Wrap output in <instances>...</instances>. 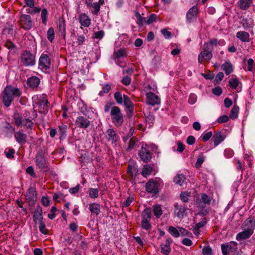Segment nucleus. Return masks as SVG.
<instances>
[{
	"mask_svg": "<svg viewBox=\"0 0 255 255\" xmlns=\"http://www.w3.org/2000/svg\"><path fill=\"white\" fill-rule=\"evenodd\" d=\"M21 93L17 88H13L11 86H7L1 94V98L3 104L6 107L11 105L14 97H19Z\"/></svg>",
	"mask_w": 255,
	"mask_h": 255,
	"instance_id": "f257e3e1",
	"label": "nucleus"
},
{
	"mask_svg": "<svg viewBox=\"0 0 255 255\" xmlns=\"http://www.w3.org/2000/svg\"><path fill=\"white\" fill-rule=\"evenodd\" d=\"M33 101L38 107L39 112L46 114L48 111V101L47 95L45 94L32 97Z\"/></svg>",
	"mask_w": 255,
	"mask_h": 255,
	"instance_id": "f03ea898",
	"label": "nucleus"
},
{
	"mask_svg": "<svg viewBox=\"0 0 255 255\" xmlns=\"http://www.w3.org/2000/svg\"><path fill=\"white\" fill-rule=\"evenodd\" d=\"M13 119L17 127H24L26 129H32L33 123L29 118H23L19 113H15L13 116Z\"/></svg>",
	"mask_w": 255,
	"mask_h": 255,
	"instance_id": "7ed1b4c3",
	"label": "nucleus"
},
{
	"mask_svg": "<svg viewBox=\"0 0 255 255\" xmlns=\"http://www.w3.org/2000/svg\"><path fill=\"white\" fill-rule=\"evenodd\" d=\"M162 183V181L159 178L150 179L146 184V190L148 193L157 194L160 191V187Z\"/></svg>",
	"mask_w": 255,
	"mask_h": 255,
	"instance_id": "20e7f679",
	"label": "nucleus"
},
{
	"mask_svg": "<svg viewBox=\"0 0 255 255\" xmlns=\"http://www.w3.org/2000/svg\"><path fill=\"white\" fill-rule=\"evenodd\" d=\"M110 115L112 123L116 127H119L122 124L123 115L118 107L113 106L111 108Z\"/></svg>",
	"mask_w": 255,
	"mask_h": 255,
	"instance_id": "39448f33",
	"label": "nucleus"
},
{
	"mask_svg": "<svg viewBox=\"0 0 255 255\" xmlns=\"http://www.w3.org/2000/svg\"><path fill=\"white\" fill-rule=\"evenodd\" d=\"M151 211L149 208L145 209L141 213V227L146 230H149L152 228L150 223Z\"/></svg>",
	"mask_w": 255,
	"mask_h": 255,
	"instance_id": "423d86ee",
	"label": "nucleus"
},
{
	"mask_svg": "<svg viewBox=\"0 0 255 255\" xmlns=\"http://www.w3.org/2000/svg\"><path fill=\"white\" fill-rule=\"evenodd\" d=\"M35 161L36 165L38 168L45 171H47L49 169L48 162L42 151H39L36 153L35 157Z\"/></svg>",
	"mask_w": 255,
	"mask_h": 255,
	"instance_id": "0eeeda50",
	"label": "nucleus"
},
{
	"mask_svg": "<svg viewBox=\"0 0 255 255\" xmlns=\"http://www.w3.org/2000/svg\"><path fill=\"white\" fill-rule=\"evenodd\" d=\"M18 23L20 27L28 31L33 27V21L31 17L28 14L20 13Z\"/></svg>",
	"mask_w": 255,
	"mask_h": 255,
	"instance_id": "6e6552de",
	"label": "nucleus"
},
{
	"mask_svg": "<svg viewBox=\"0 0 255 255\" xmlns=\"http://www.w3.org/2000/svg\"><path fill=\"white\" fill-rule=\"evenodd\" d=\"M21 62L25 66H32L35 64V57L30 52L25 51L21 55Z\"/></svg>",
	"mask_w": 255,
	"mask_h": 255,
	"instance_id": "1a4fd4ad",
	"label": "nucleus"
},
{
	"mask_svg": "<svg viewBox=\"0 0 255 255\" xmlns=\"http://www.w3.org/2000/svg\"><path fill=\"white\" fill-rule=\"evenodd\" d=\"M38 64L42 70H47L50 67L51 59L48 55L42 54L39 59Z\"/></svg>",
	"mask_w": 255,
	"mask_h": 255,
	"instance_id": "9d476101",
	"label": "nucleus"
},
{
	"mask_svg": "<svg viewBox=\"0 0 255 255\" xmlns=\"http://www.w3.org/2000/svg\"><path fill=\"white\" fill-rule=\"evenodd\" d=\"M90 125V121L89 118L84 116H80L76 118L75 120V125L77 127L80 128L86 129Z\"/></svg>",
	"mask_w": 255,
	"mask_h": 255,
	"instance_id": "9b49d317",
	"label": "nucleus"
},
{
	"mask_svg": "<svg viewBox=\"0 0 255 255\" xmlns=\"http://www.w3.org/2000/svg\"><path fill=\"white\" fill-rule=\"evenodd\" d=\"M105 136L108 141L110 142L112 144L116 145L119 140V136L113 128L107 129L105 132Z\"/></svg>",
	"mask_w": 255,
	"mask_h": 255,
	"instance_id": "f8f14e48",
	"label": "nucleus"
},
{
	"mask_svg": "<svg viewBox=\"0 0 255 255\" xmlns=\"http://www.w3.org/2000/svg\"><path fill=\"white\" fill-rule=\"evenodd\" d=\"M25 199L30 206H33L37 200L36 191L34 188H29L26 194Z\"/></svg>",
	"mask_w": 255,
	"mask_h": 255,
	"instance_id": "ddd939ff",
	"label": "nucleus"
},
{
	"mask_svg": "<svg viewBox=\"0 0 255 255\" xmlns=\"http://www.w3.org/2000/svg\"><path fill=\"white\" fill-rule=\"evenodd\" d=\"M198 8L197 6H193L187 11L186 19L188 23H191L196 20Z\"/></svg>",
	"mask_w": 255,
	"mask_h": 255,
	"instance_id": "4468645a",
	"label": "nucleus"
},
{
	"mask_svg": "<svg viewBox=\"0 0 255 255\" xmlns=\"http://www.w3.org/2000/svg\"><path fill=\"white\" fill-rule=\"evenodd\" d=\"M212 50L203 48V50L201 51L198 55V61L200 63H202L203 60H210L213 57L211 52Z\"/></svg>",
	"mask_w": 255,
	"mask_h": 255,
	"instance_id": "2eb2a0df",
	"label": "nucleus"
},
{
	"mask_svg": "<svg viewBox=\"0 0 255 255\" xmlns=\"http://www.w3.org/2000/svg\"><path fill=\"white\" fill-rule=\"evenodd\" d=\"M174 214L175 216L180 219L183 218L186 216V208L185 206L179 205L178 203L174 204Z\"/></svg>",
	"mask_w": 255,
	"mask_h": 255,
	"instance_id": "dca6fc26",
	"label": "nucleus"
},
{
	"mask_svg": "<svg viewBox=\"0 0 255 255\" xmlns=\"http://www.w3.org/2000/svg\"><path fill=\"white\" fill-rule=\"evenodd\" d=\"M146 101L148 104L154 106L160 103V99L155 94L150 92L146 94Z\"/></svg>",
	"mask_w": 255,
	"mask_h": 255,
	"instance_id": "f3484780",
	"label": "nucleus"
},
{
	"mask_svg": "<svg viewBox=\"0 0 255 255\" xmlns=\"http://www.w3.org/2000/svg\"><path fill=\"white\" fill-rule=\"evenodd\" d=\"M139 155L141 159L144 162H148L151 159V153L146 148L142 147Z\"/></svg>",
	"mask_w": 255,
	"mask_h": 255,
	"instance_id": "a211bd4d",
	"label": "nucleus"
},
{
	"mask_svg": "<svg viewBox=\"0 0 255 255\" xmlns=\"http://www.w3.org/2000/svg\"><path fill=\"white\" fill-rule=\"evenodd\" d=\"M123 103L125 107L128 109L129 113L132 114L134 111V105L129 97L127 95H123Z\"/></svg>",
	"mask_w": 255,
	"mask_h": 255,
	"instance_id": "6ab92c4d",
	"label": "nucleus"
},
{
	"mask_svg": "<svg viewBox=\"0 0 255 255\" xmlns=\"http://www.w3.org/2000/svg\"><path fill=\"white\" fill-rule=\"evenodd\" d=\"M172 240L170 238H168L166 239L165 244H162L161 245V253L165 255L169 254L171 251L170 245L172 243Z\"/></svg>",
	"mask_w": 255,
	"mask_h": 255,
	"instance_id": "aec40b11",
	"label": "nucleus"
},
{
	"mask_svg": "<svg viewBox=\"0 0 255 255\" xmlns=\"http://www.w3.org/2000/svg\"><path fill=\"white\" fill-rule=\"evenodd\" d=\"M242 227L254 232L255 228V220L253 217H249L244 222Z\"/></svg>",
	"mask_w": 255,
	"mask_h": 255,
	"instance_id": "412c9836",
	"label": "nucleus"
},
{
	"mask_svg": "<svg viewBox=\"0 0 255 255\" xmlns=\"http://www.w3.org/2000/svg\"><path fill=\"white\" fill-rule=\"evenodd\" d=\"M40 82V80L38 77L31 76L27 79L26 83L31 88L35 89L38 87Z\"/></svg>",
	"mask_w": 255,
	"mask_h": 255,
	"instance_id": "4be33fe9",
	"label": "nucleus"
},
{
	"mask_svg": "<svg viewBox=\"0 0 255 255\" xmlns=\"http://www.w3.org/2000/svg\"><path fill=\"white\" fill-rule=\"evenodd\" d=\"M78 20L81 25L85 27H88L91 24V19L85 13L80 14Z\"/></svg>",
	"mask_w": 255,
	"mask_h": 255,
	"instance_id": "5701e85b",
	"label": "nucleus"
},
{
	"mask_svg": "<svg viewBox=\"0 0 255 255\" xmlns=\"http://www.w3.org/2000/svg\"><path fill=\"white\" fill-rule=\"evenodd\" d=\"M14 138L19 144L23 145L26 142L27 136L26 134L19 131L15 133Z\"/></svg>",
	"mask_w": 255,
	"mask_h": 255,
	"instance_id": "b1692460",
	"label": "nucleus"
},
{
	"mask_svg": "<svg viewBox=\"0 0 255 255\" xmlns=\"http://www.w3.org/2000/svg\"><path fill=\"white\" fill-rule=\"evenodd\" d=\"M33 220L36 224L43 222L42 210L40 206L37 207L34 211Z\"/></svg>",
	"mask_w": 255,
	"mask_h": 255,
	"instance_id": "393cba45",
	"label": "nucleus"
},
{
	"mask_svg": "<svg viewBox=\"0 0 255 255\" xmlns=\"http://www.w3.org/2000/svg\"><path fill=\"white\" fill-rule=\"evenodd\" d=\"M253 234V231H250L248 229H245L242 232L237 234L236 239L238 241H241L249 238Z\"/></svg>",
	"mask_w": 255,
	"mask_h": 255,
	"instance_id": "a878e982",
	"label": "nucleus"
},
{
	"mask_svg": "<svg viewBox=\"0 0 255 255\" xmlns=\"http://www.w3.org/2000/svg\"><path fill=\"white\" fill-rule=\"evenodd\" d=\"M225 138V136L221 132L215 133L213 136V141L215 146L218 145Z\"/></svg>",
	"mask_w": 255,
	"mask_h": 255,
	"instance_id": "bb28decb",
	"label": "nucleus"
},
{
	"mask_svg": "<svg viewBox=\"0 0 255 255\" xmlns=\"http://www.w3.org/2000/svg\"><path fill=\"white\" fill-rule=\"evenodd\" d=\"M207 223V220L206 218H203L201 221L196 224L193 228V232L197 236L200 235V229L204 227Z\"/></svg>",
	"mask_w": 255,
	"mask_h": 255,
	"instance_id": "cd10ccee",
	"label": "nucleus"
},
{
	"mask_svg": "<svg viewBox=\"0 0 255 255\" xmlns=\"http://www.w3.org/2000/svg\"><path fill=\"white\" fill-rule=\"evenodd\" d=\"M236 37L243 42H248L250 40L249 34L244 31H238L236 33Z\"/></svg>",
	"mask_w": 255,
	"mask_h": 255,
	"instance_id": "c85d7f7f",
	"label": "nucleus"
},
{
	"mask_svg": "<svg viewBox=\"0 0 255 255\" xmlns=\"http://www.w3.org/2000/svg\"><path fill=\"white\" fill-rule=\"evenodd\" d=\"M58 30L64 38L66 36V23L64 18H60L58 21Z\"/></svg>",
	"mask_w": 255,
	"mask_h": 255,
	"instance_id": "c756f323",
	"label": "nucleus"
},
{
	"mask_svg": "<svg viewBox=\"0 0 255 255\" xmlns=\"http://www.w3.org/2000/svg\"><path fill=\"white\" fill-rule=\"evenodd\" d=\"M221 247L223 255H229L232 249L231 245L228 243L221 244Z\"/></svg>",
	"mask_w": 255,
	"mask_h": 255,
	"instance_id": "7c9ffc66",
	"label": "nucleus"
},
{
	"mask_svg": "<svg viewBox=\"0 0 255 255\" xmlns=\"http://www.w3.org/2000/svg\"><path fill=\"white\" fill-rule=\"evenodd\" d=\"M89 209L92 213L96 215H98L100 212V206L98 203H93L89 204Z\"/></svg>",
	"mask_w": 255,
	"mask_h": 255,
	"instance_id": "2f4dec72",
	"label": "nucleus"
},
{
	"mask_svg": "<svg viewBox=\"0 0 255 255\" xmlns=\"http://www.w3.org/2000/svg\"><path fill=\"white\" fill-rule=\"evenodd\" d=\"M59 131L60 133V139L61 140L64 139L66 136V132L67 129V126L65 124H62L59 125Z\"/></svg>",
	"mask_w": 255,
	"mask_h": 255,
	"instance_id": "473e14b6",
	"label": "nucleus"
},
{
	"mask_svg": "<svg viewBox=\"0 0 255 255\" xmlns=\"http://www.w3.org/2000/svg\"><path fill=\"white\" fill-rule=\"evenodd\" d=\"M219 41L217 39H211L209 42H205L203 45V48H205L206 49H210L212 50V47L213 46H216L218 44H219Z\"/></svg>",
	"mask_w": 255,
	"mask_h": 255,
	"instance_id": "72a5a7b5",
	"label": "nucleus"
},
{
	"mask_svg": "<svg viewBox=\"0 0 255 255\" xmlns=\"http://www.w3.org/2000/svg\"><path fill=\"white\" fill-rule=\"evenodd\" d=\"M186 181V177L183 174H178L174 178V182L176 184L182 186Z\"/></svg>",
	"mask_w": 255,
	"mask_h": 255,
	"instance_id": "f704fd0d",
	"label": "nucleus"
},
{
	"mask_svg": "<svg viewBox=\"0 0 255 255\" xmlns=\"http://www.w3.org/2000/svg\"><path fill=\"white\" fill-rule=\"evenodd\" d=\"M222 66L226 75H229L233 72V66L230 62H226Z\"/></svg>",
	"mask_w": 255,
	"mask_h": 255,
	"instance_id": "c9c22d12",
	"label": "nucleus"
},
{
	"mask_svg": "<svg viewBox=\"0 0 255 255\" xmlns=\"http://www.w3.org/2000/svg\"><path fill=\"white\" fill-rule=\"evenodd\" d=\"M252 3V0H240V8L242 10H246L249 8Z\"/></svg>",
	"mask_w": 255,
	"mask_h": 255,
	"instance_id": "e433bc0d",
	"label": "nucleus"
},
{
	"mask_svg": "<svg viewBox=\"0 0 255 255\" xmlns=\"http://www.w3.org/2000/svg\"><path fill=\"white\" fill-rule=\"evenodd\" d=\"M114 56L117 59H120L126 57L127 55L126 49L124 48H121L117 51H114Z\"/></svg>",
	"mask_w": 255,
	"mask_h": 255,
	"instance_id": "4c0bfd02",
	"label": "nucleus"
},
{
	"mask_svg": "<svg viewBox=\"0 0 255 255\" xmlns=\"http://www.w3.org/2000/svg\"><path fill=\"white\" fill-rule=\"evenodd\" d=\"M154 215L157 218H159L163 213L162 207L160 205H156L153 207Z\"/></svg>",
	"mask_w": 255,
	"mask_h": 255,
	"instance_id": "58836bf2",
	"label": "nucleus"
},
{
	"mask_svg": "<svg viewBox=\"0 0 255 255\" xmlns=\"http://www.w3.org/2000/svg\"><path fill=\"white\" fill-rule=\"evenodd\" d=\"M153 172V168L149 165H145L143 166L142 171V175L144 177H147V176L150 175Z\"/></svg>",
	"mask_w": 255,
	"mask_h": 255,
	"instance_id": "ea45409f",
	"label": "nucleus"
},
{
	"mask_svg": "<svg viewBox=\"0 0 255 255\" xmlns=\"http://www.w3.org/2000/svg\"><path fill=\"white\" fill-rule=\"evenodd\" d=\"M48 11L46 9L44 8L41 10V17L42 23L44 25H46L48 20Z\"/></svg>",
	"mask_w": 255,
	"mask_h": 255,
	"instance_id": "a19ab883",
	"label": "nucleus"
},
{
	"mask_svg": "<svg viewBox=\"0 0 255 255\" xmlns=\"http://www.w3.org/2000/svg\"><path fill=\"white\" fill-rule=\"evenodd\" d=\"M239 110V108L238 106L235 105L231 109L229 117L232 119H236L238 116V113Z\"/></svg>",
	"mask_w": 255,
	"mask_h": 255,
	"instance_id": "79ce46f5",
	"label": "nucleus"
},
{
	"mask_svg": "<svg viewBox=\"0 0 255 255\" xmlns=\"http://www.w3.org/2000/svg\"><path fill=\"white\" fill-rule=\"evenodd\" d=\"M190 197V193L188 192L187 191L182 192L180 195L181 200L185 203L189 201Z\"/></svg>",
	"mask_w": 255,
	"mask_h": 255,
	"instance_id": "37998d69",
	"label": "nucleus"
},
{
	"mask_svg": "<svg viewBox=\"0 0 255 255\" xmlns=\"http://www.w3.org/2000/svg\"><path fill=\"white\" fill-rule=\"evenodd\" d=\"M240 83L238 79L237 78H231L229 81V84L230 87L232 89H236Z\"/></svg>",
	"mask_w": 255,
	"mask_h": 255,
	"instance_id": "c03bdc74",
	"label": "nucleus"
},
{
	"mask_svg": "<svg viewBox=\"0 0 255 255\" xmlns=\"http://www.w3.org/2000/svg\"><path fill=\"white\" fill-rule=\"evenodd\" d=\"M114 98L117 103L119 104H121L123 103V96H122L121 92L119 91L116 92L114 93Z\"/></svg>",
	"mask_w": 255,
	"mask_h": 255,
	"instance_id": "a18cd8bd",
	"label": "nucleus"
},
{
	"mask_svg": "<svg viewBox=\"0 0 255 255\" xmlns=\"http://www.w3.org/2000/svg\"><path fill=\"white\" fill-rule=\"evenodd\" d=\"M47 37L48 40L52 42L54 37H55V33H54V30L53 27H50L47 31Z\"/></svg>",
	"mask_w": 255,
	"mask_h": 255,
	"instance_id": "49530a36",
	"label": "nucleus"
},
{
	"mask_svg": "<svg viewBox=\"0 0 255 255\" xmlns=\"http://www.w3.org/2000/svg\"><path fill=\"white\" fill-rule=\"evenodd\" d=\"M89 195L91 198H96L99 195V190L97 188H90L89 189Z\"/></svg>",
	"mask_w": 255,
	"mask_h": 255,
	"instance_id": "de8ad7c7",
	"label": "nucleus"
},
{
	"mask_svg": "<svg viewBox=\"0 0 255 255\" xmlns=\"http://www.w3.org/2000/svg\"><path fill=\"white\" fill-rule=\"evenodd\" d=\"M168 231L170 234L175 238H177L180 236L179 231L173 226H170L168 229Z\"/></svg>",
	"mask_w": 255,
	"mask_h": 255,
	"instance_id": "09e8293b",
	"label": "nucleus"
},
{
	"mask_svg": "<svg viewBox=\"0 0 255 255\" xmlns=\"http://www.w3.org/2000/svg\"><path fill=\"white\" fill-rule=\"evenodd\" d=\"M135 16L137 18V23L138 25L140 26H142L146 21L145 18L141 16L138 12H136Z\"/></svg>",
	"mask_w": 255,
	"mask_h": 255,
	"instance_id": "8fccbe9b",
	"label": "nucleus"
},
{
	"mask_svg": "<svg viewBox=\"0 0 255 255\" xmlns=\"http://www.w3.org/2000/svg\"><path fill=\"white\" fill-rule=\"evenodd\" d=\"M90 7L93 9V10H92V13L94 15H97L100 9L99 4L97 3V2L93 3Z\"/></svg>",
	"mask_w": 255,
	"mask_h": 255,
	"instance_id": "3c124183",
	"label": "nucleus"
},
{
	"mask_svg": "<svg viewBox=\"0 0 255 255\" xmlns=\"http://www.w3.org/2000/svg\"><path fill=\"white\" fill-rule=\"evenodd\" d=\"M200 201L201 203H204L206 205H209L211 202L210 197L206 194H202L201 195V197Z\"/></svg>",
	"mask_w": 255,
	"mask_h": 255,
	"instance_id": "603ef678",
	"label": "nucleus"
},
{
	"mask_svg": "<svg viewBox=\"0 0 255 255\" xmlns=\"http://www.w3.org/2000/svg\"><path fill=\"white\" fill-rule=\"evenodd\" d=\"M110 89L111 86L109 84H105L102 87V90L99 92V95L101 96H103L104 94L108 93Z\"/></svg>",
	"mask_w": 255,
	"mask_h": 255,
	"instance_id": "864d4df0",
	"label": "nucleus"
},
{
	"mask_svg": "<svg viewBox=\"0 0 255 255\" xmlns=\"http://www.w3.org/2000/svg\"><path fill=\"white\" fill-rule=\"evenodd\" d=\"M39 229L40 232L42 234L44 235L48 234V230L46 228L45 223L43 222L39 223Z\"/></svg>",
	"mask_w": 255,
	"mask_h": 255,
	"instance_id": "5fc2aeb1",
	"label": "nucleus"
},
{
	"mask_svg": "<svg viewBox=\"0 0 255 255\" xmlns=\"http://www.w3.org/2000/svg\"><path fill=\"white\" fill-rule=\"evenodd\" d=\"M179 233H181V235L183 236H188L192 237V233L189 232L187 230L184 228L180 227L179 228Z\"/></svg>",
	"mask_w": 255,
	"mask_h": 255,
	"instance_id": "6e6d98bb",
	"label": "nucleus"
},
{
	"mask_svg": "<svg viewBox=\"0 0 255 255\" xmlns=\"http://www.w3.org/2000/svg\"><path fill=\"white\" fill-rule=\"evenodd\" d=\"M212 136V133L211 131L208 132L207 133H204L201 136L202 139L203 141L206 142L208 141Z\"/></svg>",
	"mask_w": 255,
	"mask_h": 255,
	"instance_id": "4d7b16f0",
	"label": "nucleus"
},
{
	"mask_svg": "<svg viewBox=\"0 0 255 255\" xmlns=\"http://www.w3.org/2000/svg\"><path fill=\"white\" fill-rule=\"evenodd\" d=\"M205 160V157L203 155H199L198 157L197 162L195 164L196 168H199Z\"/></svg>",
	"mask_w": 255,
	"mask_h": 255,
	"instance_id": "13d9d810",
	"label": "nucleus"
},
{
	"mask_svg": "<svg viewBox=\"0 0 255 255\" xmlns=\"http://www.w3.org/2000/svg\"><path fill=\"white\" fill-rule=\"evenodd\" d=\"M131 79L130 77L129 76H124L122 79V83L126 85V86H128L129 85H130V83H131Z\"/></svg>",
	"mask_w": 255,
	"mask_h": 255,
	"instance_id": "bf43d9fd",
	"label": "nucleus"
},
{
	"mask_svg": "<svg viewBox=\"0 0 255 255\" xmlns=\"http://www.w3.org/2000/svg\"><path fill=\"white\" fill-rule=\"evenodd\" d=\"M85 41V37L83 35H77V43L78 45H82Z\"/></svg>",
	"mask_w": 255,
	"mask_h": 255,
	"instance_id": "052dcab7",
	"label": "nucleus"
},
{
	"mask_svg": "<svg viewBox=\"0 0 255 255\" xmlns=\"http://www.w3.org/2000/svg\"><path fill=\"white\" fill-rule=\"evenodd\" d=\"M236 161H237V170H240L241 172H243L245 170L244 163H242L239 159H237Z\"/></svg>",
	"mask_w": 255,
	"mask_h": 255,
	"instance_id": "680f3d73",
	"label": "nucleus"
},
{
	"mask_svg": "<svg viewBox=\"0 0 255 255\" xmlns=\"http://www.w3.org/2000/svg\"><path fill=\"white\" fill-rule=\"evenodd\" d=\"M133 201V198L129 197L122 203V207H127L129 206Z\"/></svg>",
	"mask_w": 255,
	"mask_h": 255,
	"instance_id": "e2e57ef3",
	"label": "nucleus"
},
{
	"mask_svg": "<svg viewBox=\"0 0 255 255\" xmlns=\"http://www.w3.org/2000/svg\"><path fill=\"white\" fill-rule=\"evenodd\" d=\"M203 254L204 255H212V251L209 246L204 247L203 249Z\"/></svg>",
	"mask_w": 255,
	"mask_h": 255,
	"instance_id": "0e129e2a",
	"label": "nucleus"
},
{
	"mask_svg": "<svg viewBox=\"0 0 255 255\" xmlns=\"http://www.w3.org/2000/svg\"><path fill=\"white\" fill-rule=\"evenodd\" d=\"M224 78V74L223 72H219L215 77V82L218 84Z\"/></svg>",
	"mask_w": 255,
	"mask_h": 255,
	"instance_id": "69168bd1",
	"label": "nucleus"
},
{
	"mask_svg": "<svg viewBox=\"0 0 255 255\" xmlns=\"http://www.w3.org/2000/svg\"><path fill=\"white\" fill-rule=\"evenodd\" d=\"M104 35V32L103 30L95 32L93 37L98 39H101Z\"/></svg>",
	"mask_w": 255,
	"mask_h": 255,
	"instance_id": "338daca9",
	"label": "nucleus"
},
{
	"mask_svg": "<svg viewBox=\"0 0 255 255\" xmlns=\"http://www.w3.org/2000/svg\"><path fill=\"white\" fill-rule=\"evenodd\" d=\"M197 101V96L194 94H191L188 98V102L190 104H194Z\"/></svg>",
	"mask_w": 255,
	"mask_h": 255,
	"instance_id": "774afa93",
	"label": "nucleus"
}]
</instances>
